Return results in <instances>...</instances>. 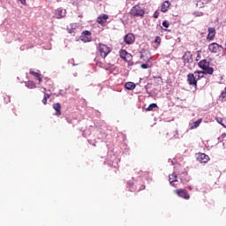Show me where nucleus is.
<instances>
[{
    "instance_id": "obj_1",
    "label": "nucleus",
    "mask_w": 226,
    "mask_h": 226,
    "mask_svg": "<svg viewBox=\"0 0 226 226\" xmlns=\"http://www.w3.org/2000/svg\"><path fill=\"white\" fill-rule=\"evenodd\" d=\"M198 64L201 70H204V72H194V73H199V75H200V73L202 75H213L215 72V69H213V67H209V62L206 59L200 61Z\"/></svg>"
},
{
    "instance_id": "obj_2",
    "label": "nucleus",
    "mask_w": 226,
    "mask_h": 226,
    "mask_svg": "<svg viewBox=\"0 0 226 226\" xmlns=\"http://www.w3.org/2000/svg\"><path fill=\"white\" fill-rule=\"evenodd\" d=\"M97 50H98L101 57H102V59H105V57H107V56L110 52H112V48L107 46V44H103V43L100 42L98 44Z\"/></svg>"
},
{
    "instance_id": "obj_3",
    "label": "nucleus",
    "mask_w": 226,
    "mask_h": 226,
    "mask_svg": "<svg viewBox=\"0 0 226 226\" xmlns=\"http://www.w3.org/2000/svg\"><path fill=\"white\" fill-rule=\"evenodd\" d=\"M129 14L131 15V17H144V15H146V11H144V9H142L139 4L134 5Z\"/></svg>"
},
{
    "instance_id": "obj_4",
    "label": "nucleus",
    "mask_w": 226,
    "mask_h": 226,
    "mask_svg": "<svg viewBox=\"0 0 226 226\" xmlns=\"http://www.w3.org/2000/svg\"><path fill=\"white\" fill-rule=\"evenodd\" d=\"M185 66H190L192 63H193V55H192L191 51H186L182 56Z\"/></svg>"
},
{
    "instance_id": "obj_5",
    "label": "nucleus",
    "mask_w": 226,
    "mask_h": 226,
    "mask_svg": "<svg viewBox=\"0 0 226 226\" xmlns=\"http://www.w3.org/2000/svg\"><path fill=\"white\" fill-rule=\"evenodd\" d=\"M174 193H176L177 197L185 199V200H190V193H188V191H186V189H177L174 191Z\"/></svg>"
},
{
    "instance_id": "obj_6",
    "label": "nucleus",
    "mask_w": 226,
    "mask_h": 226,
    "mask_svg": "<svg viewBox=\"0 0 226 226\" xmlns=\"http://www.w3.org/2000/svg\"><path fill=\"white\" fill-rule=\"evenodd\" d=\"M208 50L209 52H212V54H218V52L223 50V47L216 42H213L208 45Z\"/></svg>"
},
{
    "instance_id": "obj_7",
    "label": "nucleus",
    "mask_w": 226,
    "mask_h": 226,
    "mask_svg": "<svg viewBox=\"0 0 226 226\" xmlns=\"http://www.w3.org/2000/svg\"><path fill=\"white\" fill-rule=\"evenodd\" d=\"M121 59H124V61H126L127 63H131V61L133 59V56L132 54L128 53L124 49H121L119 51Z\"/></svg>"
},
{
    "instance_id": "obj_8",
    "label": "nucleus",
    "mask_w": 226,
    "mask_h": 226,
    "mask_svg": "<svg viewBox=\"0 0 226 226\" xmlns=\"http://www.w3.org/2000/svg\"><path fill=\"white\" fill-rule=\"evenodd\" d=\"M187 82L189 86H191L192 87H194V89L197 90V79L195 78V74L189 73L187 75Z\"/></svg>"
},
{
    "instance_id": "obj_9",
    "label": "nucleus",
    "mask_w": 226,
    "mask_h": 226,
    "mask_svg": "<svg viewBox=\"0 0 226 226\" xmlns=\"http://www.w3.org/2000/svg\"><path fill=\"white\" fill-rule=\"evenodd\" d=\"M139 58L147 63V61H151V52L147 49H141Z\"/></svg>"
},
{
    "instance_id": "obj_10",
    "label": "nucleus",
    "mask_w": 226,
    "mask_h": 226,
    "mask_svg": "<svg viewBox=\"0 0 226 226\" xmlns=\"http://www.w3.org/2000/svg\"><path fill=\"white\" fill-rule=\"evenodd\" d=\"M211 158H209V155L204 154V153H199L197 156V161L200 162V163H207Z\"/></svg>"
},
{
    "instance_id": "obj_11",
    "label": "nucleus",
    "mask_w": 226,
    "mask_h": 226,
    "mask_svg": "<svg viewBox=\"0 0 226 226\" xmlns=\"http://www.w3.org/2000/svg\"><path fill=\"white\" fill-rule=\"evenodd\" d=\"M208 34L207 35V41H213L216 36V29L215 27H208Z\"/></svg>"
},
{
    "instance_id": "obj_12",
    "label": "nucleus",
    "mask_w": 226,
    "mask_h": 226,
    "mask_svg": "<svg viewBox=\"0 0 226 226\" xmlns=\"http://www.w3.org/2000/svg\"><path fill=\"white\" fill-rule=\"evenodd\" d=\"M91 32L86 30L82 32L80 40L81 41H84L85 43H87L88 41H91Z\"/></svg>"
},
{
    "instance_id": "obj_13",
    "label": "nucleus",
    "mask_w": 226,
    "mask_h": 226,
    "mask_svg": "<svg viewBox=\"0 0 226 226\" xmlns=\"http://www.w3.org/2000/svg\"><path fill=\"white\" fill-rule=\"evenodd\" d=\"M124 41L126 43V45H132L135 43V35L133 34H127L124 37Z\"/></svg>"
},
{
    "instance_id": "obj_14",
    "label": "nucleus",
    "mask_w": 226,
    "mask_h": 226,
    "mask_svg": "<svg viewBox=\"0 0 226 226\" xmlns=\"http://www.w3.org/2000/svg\"><path fill=\"white\" fill-rule=\"evenodd\" d=\"M107 20H109V15H107V14H101L97 18V22L101 26H106L107 25Z\"/></svg>"
},
{
    "instance_id": "obj_15",
    "label": "nucleus",
    "mask_w": 226,
    "mask_h": 226,
    "mask_svg": "<svg viewBox=\"0 0 226 226\" xmlns=\"http://www.w3.org/2000/svg\"><path fill=\"white\" fill-rule=\"evenodd\" d=\"M66 17V10H63L61 8L55 11V18L56 19H64Z\"/></svg>"
},
{
    "instance_id": "obj_16",
    "label": "nucleus",
    "mask_w": 226,
    "mask_h": 226,
    "mask_svg": "<svg viewBox=\"0 0 226 226\" xmlns=\"http://www.w3.org/2000/svg\"><path fill=\"white\" fill-rule=\"evenodd\" d=\"M169 181H170V185H171V186H174L176 188L177 186V184L176 183H178L177 175L176 173L170 175Z\"/></svg>"
},
{
    "instance_id": "obj_17",
    "label": "nucleus",
    "mask_w": 226,
    "mask_h": 226,
    "mask_svg": "<svg viewBox=\"0 0 226 226\" xmlns=\"http://www.w3.org/2000/svg\"><path fill=\"white\" fill-rule=\"evenodd\" d=\"M177 138V132H176V131H170L166 134V140H176Z\"/></svg>"
},
{
    "instance_id": "obj_18",
    "label": "nucleus",
    "mask_w": 226,
    "mask_h": 226,
    "mask_svg": "<svg viewBox=\"0 0 226 226\" xmlns=\"http://www.w3.org/2000/svg\"><path fill=\"white\" fill-rule=\"evenodd\" d=\"M178 176L183 183H188L190 181V177H188V172L186 171L179 173Z\"/></svg>"
},
{
    "instance_id": "obj_19",
    "label": "nucleus",
    "mask_w": 226,
    "mask_h": 226,
    "mask_svg": "<svg viewBox=\"0 0 226 226\" xmlns=\"http://www.w3.org/2000/svg\"><path fill=\"white\" fill-rule=\"evenodd\" d=\"M170 6V3L169 1H165L164 3L162 4L161 11L162 13H167V11H169Z\"/></svg>"
},
{
    "instance_id": "obj_20",
    "label": "nucleus",
    "mask_w": 226,
    "mask_h": 226,
    "mask_svg": "<svg viewBox=\"0 0 226 226\" xmlns=\"http://www.w3.org/2000/svg\"><path fill=\"white\" fill-rule=\"evenodd\" d=\"M53 109L56 110L55 116H61V104L59 102L53 104Z\"/></svg>"
},
{
    "instance_id": "obj_21",
    "label": "nucleus",
    "mask_w": 226,
    "mask_h": 226,
    "mask_svg": "<svg viewBox=\"0 0 226 226\" xmlns=\"http://www.w3.org/2000/svg\"><path fill=\"white\" fill-rule=\"evenodd\" d=\"M30 75H34L36 80H39V84H41V82H43V79H41V74L30 70Z\"/></svg>"
},
{
    "instance_id": "obj_22",
    "label": "nucleus",
    "mask_w": 226,
    "mask_h": 226,
    "mask_svg": "<svg viewBox=\"0 0 226 226\" xmlns=\"http://www.w3.org/2000/svg\"><path fill=\"white\" fill-rule=\"evenodd\" d=\"M124 87H125V89H128L129 91H133V89H135V87H136V85L133 82H126L124 84Z\"/></svg>"
},
{
    "instance_id": "obj_23",
    "label": "nucleus",
    "mask_w": 226,
    "mask_h": 226,
    "mask_svg": "<svg viewBox=\"0 0 226 226\" xmlns=\"http://www.w3.org/2000/svg\"><path fill=\"white\" fill-rule=\"evenodd\" d=\"M200 123H202V118L198 119L191 124V130H195L200 126Z\"/></svg>"
},
{
    "instance_id": "obj_24",
    "label": "nucleus",
    "mask_w": 226,
    "mask_h": 226,
    "mask_svg": "<svg viewBox=\"0 0 226 226\" xmlns=\"http://www.w3.org/2000/svg\"><path fill=\"white\" fill-rule=\"evenodd\" d=\"M47 88H43V94H44V96H43V99H42V103H43V105H46V103H47V101L49 100V98H50V94H47Z\"/></svg>"
},
{
    "instance_id": "obj_25",
    "label": "nucleus",
    "mask_w": 226,
    "mask_h": 226,
    "mask_svg": "<svg viewBox=\"0 0 226 226\" xmlns=\"http://www.w3.org/2000/svg\"><path fill=\"white\" fill-rule=\"evenodd\" d=\"M26 86L28 87V89H36V83H34V81H27Z\"/></svg>"
},
{
    "instance_id": "obj_26",
    "label": "nucleus",
    "mask_w": 226,
    "mask_h": 226,
    "mask_svg": "<svg viewBox=\"0 0 226 226\" xmlns=\"http://www.w3.org/2000/svg\"><path fill=\"white\" fill-rule=\"evenodd\" d=\"M154 109H158V105L156 103H151L147 108V112H151L152 110H154Z\"/></svg>"
},
{
    "instance_id": "obj_27",
    "label": "nucleus",
    "mask_w": 226,
    "mask_h": 226,
    "mask_svg": "<svg viewBox=\"0 0 226 226\" xmlns=\"http://www.w3.org/2000/svg\"><path fill=\"white\" fill-rule=\"evenodd\" d=\"M142 190H146V185H141L139 187V185H135V188L132 189L133 192H142Z\"/></svg>"
},
{
    "instance_id": "obj_28",
    "label": "nucleus",
    "mask_w": 226,
    "mask_h": 226,
    "mask_svg": "<svg viewBox=\"0 0 226 226\" xmlns=\"http://www.w3.org/2000/svg\"><path fill=\"white\" fill-rule=\"evenodd\" d=\"M154 43H157V45H160V43H162V37L156 36L154 39Z\"/></svg>"
},
{
    "instance_id": "obj_29",
    "label": "nucleus",
    "mask_w": 226,
    "mask_h": 226,
    "mask_svg": "<svg viewBox=\"0 0 226 226\" xmlns=\"http://www.w3.org/2000/svg\"><path fill=\"white\" fill-rule=\"evenodd\" d=\"M220 98H222V100L226 98V87L224 88V91L221 93Z\"/></svg>"
},
{
    "instance_id": "obj_30",
    "label": "nucleus",
    "mask_w": 226,
    "mask_h": 226,
    "mask_svg": "<svg viewBox=\"0 0 226 226\" xmlns=\"http://www.w3.org/2000/svg\"><path fill=\"white\" fill-rule=\"evenodd\" d=\"M226 137V133L223 132L222 133V135L218 138V140H220V142H223V139H225Z\"/></svg>"
},
{
    "instance_id": "obj_31",
    "label": "nucleus",
    "mask_w": 226,
    "mask_h": 226,
    "mask_svg": "<svg viewBox=\"0 0 226 226\" xmlns=\"http://www.w3.org/2000/svg\"><path fill=\"white\" fill-rule=\"evenodd\" d=\"M162 26H163V27H166V29H168V27H169V21H167V20H164L163 22H162Z\"/></svg>"
},
{
    "instance_id": "obj_32",
    "label": "nucleus",
    "mask_w": 226,
    "mask_h": 226,
    "mask_svg": "<svg viewBox=\"0 0 226 226\" xmlns=\"http://www.w3.org/2000/svg\"><path fill=\"white\" fill-rule=\"evenodd\" d=\"M158 17H160V11H155L154 13V19H158Z\"/></svg>"
},
{
    "instance_id": "obj_33",
    "label": "nucleus",
    "mask_w": 226,
    "mask_h": 226,
    "mask_svg": "<svg viewBox=\"0 0 226 226\" xmlns=\"http://www.w3.org/2000/svg\"><path fill=\"white\" fill-rule=\"evenodd\" d=\"M4 102L5 103H10V96L6 95V97H4Z\"/></svg>"
},
{
    "instance_id": "obj_34",
    "label": "nucleus",
    "mask_w": 226,
    "mask_h": 226,
    "mask_svg": "<svg viewBox=\"0 0 226 226\" xmlns=\"http://www.w3.org/2000/svg\"><path fill=\"white\" fill-rule=\"evenodd\" d=\"M141 68H142L143 70H147V64H141Z\"/></svg>"
},
{
    "instance_id": "obj_35",
    "label": "nucleus",
    "mask_w": 226,
    "mask_h": 226,
    "mask_svg": "<svg viewBox=\"0 0 226 226\" xmlns=\"http://www.w3.org/2000/svg\"><path fill=\"white\" fill-rule=\"evenodd\" d=\"M44 80H46V84H50V82H52V81H50V79H49L47 78H45Z\"/></svg>"
},
{
    "instance_id": "obj_36",
    "label": "nucleus",
    "mask_w": 226,
    "mask_h": 226,
    "mask_svg": "<svg viewBox=\"0 0 226 226\" xmlns=\"http://www.w3.org/2000/svg\"><path fill=\"white\" fill-rule=\"evenodd\" d=\"M19 1V3H21V4H26V0H18Z\"/></svg>"
},
{
    "instance_id": "obj_37",
    "label": "nucleus",
    "mask_w": 226,
    "mask_h": 226,
    "mask_svg": "<svg viewBox=\"0 0 226 226\" xmlns=\"http://www.w3.org/2000/svg\"><path fill=\"white\" fill-rule=\"evenodd\" d=\"M204 7V4L202 3V5H200V8H203Z\"/></svg>"
},
{
    "instance_id": "obj_38",
    "label": "nucleus",
    "mask_w": 226,
    "mask_h": 226,
    "mask_svg": "<svg viewBox=\"0 0 226 226\" xmlns=\"http://www.w3.org/2000/svg\"><path fill=\"white\" fill-rule=\"evenodd\" d=\"M207 3H211V1H213V0H207Z\"/></svg>"
},
{
    "instance_id": "obj_39",
    "label": "nucleus",
    "mask_w": 226,
    "mask_h": 226,
    "mask_svg": "<svg viewBox=\"0 0 226 226\" xmlns=\"http://www.w3.org/2000/svg\"><path fill=\"white\" fill-rule=\"evenodd\" d=\"M199 3H200V2H198V3L196 4V6H199Z\"/></svg>"
},
{
    "instance_id": "obj_40",
    "label": "nucleus",
    "mask_w": 226,
    "mask_h": 226,
    "mask_svg": "<svg viewBox=\"0 0 226 226\" xmlns=\"http://www.w3.org/2000/svg\"><path fill=\"white\" fill-rule=\"evenodd\" d=\"M200 77L202 78V77H204V76H199L200 79Z\"/></svg>"
}]
</instances>
